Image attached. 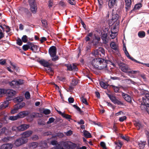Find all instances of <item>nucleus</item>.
<instances>
[{"label":"nucleus","mask_w":149,"mask_h":149,"mask_svg":"<svg viewBox=\"0 0 149 149\" xmlns=\"http://www.w3.org/2000/svg\"><path fill=\"white\" fill-rule=\"evenodd\" d=\"M61 145L64 148V149H73L75 148L77 146L76 144L70 141L61 142Z\"/></svg>","instance_id":"nucleus-3"},{"label":"nucleus","mask_w":149,"mask_h":149,"mask_svg":"<svg viewBox=\"0 0 149 149\" xmlns=\"http://www.w3.org/2000/svg\"><path fill=\"white\" fill-rule=\"evenodd\" d=\"M15 105L14 106V108L13 109H12L10 111L11 113L12 114H14L17 112V110H18L17 107Z\"/></svg>","instance_id":"nucleus-31"},{"label":"nucleus","mask_w":149,"mask_h":149,"mask_svg":"<svg viewBox=\"0 0 149 149\" xmlns=\"http://www.w3.org/2000/svg\"><path fill=\"white\" fill-rule=\"evenodd\" d=\"M125 3H126V9L129 8L131 3V0H125Z\"/></svg>","instance_id":"nucleus-27"},{"label":"nucleus","mask_w":149,"mask_h":149,"mask_svg":"<svg viewBox=\"0 0 149 149\" xmlns=\"http://www.w3.org/2000/svg\"><path fill=\"white\" fill-rule=\"evenodd\" d=\"M17 84V86H18L19 85H22L23 84L24 81L22 80H19L18 81H16Z\"/></svg>","instance_id":"nucleus-55"},{"label":"nucleus","mask_w":149,"mask_h":149,"mask_svg":"<svg viewBox=\"0 0 149 149\" xmlns=\"http://www.w3.org/2000/svg\"><path fill=\"white\" fill-rule=\"evenodd\" d=\"M49 53L51 57H54L56 54V49L54 46L51 47L49 50Z\"/></svg>","instance_id":"nucleus-10"},{"label":"nucleus","mask_w":149,"mask_h":149,"mask_svg":"<svg viewBox=\"0 0 149 149\" xmlns=\"http://www.w3.org/2000/svg\"><path fill=\"white\" fill-rule=\"evenodd\" d=\"M116 3V0H109V6L110 7H111L114 6Z\"/></svg>","instance_id":"nucleus-32"},{"label":"nucleus","mask_w":149,"mask_h":149,"mask_svg":"<svg viewBox=\"0 0 149 149\" xmlns=\"http://www.w3.org/2000/svg\"><path fill=\"white\" fill-rule=\"evenodd\" d=\"M145 33L143 31H140L138 33V36L140 38H143L145 36Z\"/></svg>","instance_id":"nucleus-29"},{"label":"nucleus","mask_w":149,"mask_h":149,"mask_svg":"<svg viewBox=\"0 0 149 149\" xmlns=\"http://www.w3.org/2000/svg\"><path fill=\"white\" fill-rule=\"evenodd\" d=\"M109 97L112 102L114 104L119 105H121L123 104L122 102L118 100L115 97L109 95Z\"/></svg>","instance_id":"nucleus-9"},{"label":"nucleus","mask_w":149,"mask_h":149,"mask_svg":"<svg viewBox=\"0 0 149 149\" xmlns=\"http://www.w3.org/2000/svg\"><path fill=\"white\" fill-rule=\"evenodd\" d=\"M110 46L114 50H116L117 49V46L115 44L114 42H112L110 44Z\"/></svg>","instance_id":"nucleus-40"},{"label":"nucleus","mask_w":149,"mask_h":149,"mask_svg":"<svg viewBox=\"0 0 149 149\" xmlns=\"http://www.w3.org/2000/svg\"><path fill=\"white\" fill-rule=\"evenodd\" d=\"M146 142V141H140L138 145L139 148L141 149H143L144 147Z\"/></svg>","instance_id":"nucleus-26"},{"label":"nucleus","mask_w":149,"mask_h":149,"mask_svg":"<svg viewBox=\"0 0 149 149\" xmlns=\"http://www.w3.org/2000/svg\"><path fill=\"white\" fill-rule=\"evenodd\" d=\"M141 95H142V100L140 102L141 105L140 108L142 109L144 108L149 114V93L145 90L140 91Z\"/></svg>","instance_id":"nucleus-2"},{"label":"nucleus","mask_w":149,"mask_h":149,"mask_svg":"<svg viewBox=\"0 0 149 149\" xmlns=\"http://www.w3.org/2000/svg\"><path fill=\"white\" fill-rule=\"evenodd\" d=\"M29 125L28 124H23L19 126H14L13 127L12 130L15 132L23 131L29 128Z\"/></svg>","instance_id":"nucleus-4"},{"label":"nucleus","mask_w":149,"mask_h":149,"mask_svg":"<svg viewBox=\"0 0 149 149\" xmlns=\"http://www.w3.org/2000/svg\"><path fill=\"white\" fill-rule=\"evenodd\" d=\"M39 47L32 43H30V49L35 52H36L38 50Z\"/></svg>","instance_id":"nucleus-18"},{"label":"nucleus","mask_w":149,"mask_h":149,"mask_svg":"<svg viewBox=\"0 0 149 149\" xmlns=\"http://www.w3.org/2000/svg\"><path fill=\"white\" fill-rule=\"evenodd\" d=\"M31 138L33 140H36L38 139V137L36 135H34L31 137Z\"/></svg>","instance_id":"nucleus-61"},{"label":"nucleus","mask_w":149,"mask_h":149,"mask_svg":"<svg viewBox=\"0 0 149 149\" xmlns=\"http://www.w3.org/2000/svg\"><path fill=\"white\" fill-rule=\"evenodd\" d=\"M113 87L115 92L117 93L118 92L119 90V87L115 86H113Z\"/></svg>","instance_id":"nucleus-58"},{"label":"nucleus","mask_w":149,"mask_h":149,"mask_svg":"<svg viewBox=\"0 0 149 149\" xmlns=\"http://www.w3.org/2000/svg\"><path fill=\"white\" fill-rule=\"evenodd\" d=\"M81 100L83 103L84 104L86 105L88 104L86 99L83 96H82L81 98Z\"/></svg>","instance_id":"nucleus-36"},{"label":"nucleus","mask_w":149,"mask_h":149,"mask_svg":"<svg viewBox=\"0 0 149 149\" xmlns=\"http://www.w3.org/2000/svg\"><path fill=\"white\" fill-rule=\"evenodd\" d=\"M22 41L24 43H26L28 40L27 37L26 35H24L22 38Z\"/></svg>","instance_id":"nucleus-43"},{"label":"nucleus","mask_w":149,"mask_h":149,"mask_svg":"<svg viewBox=\"0 0 149 149\" xmlns=\"http://www.w3.org/2000/svg\"><path fill=\"white\" fill-rule=\"evenodd\" d=\"M119 68L122 71L128 74L130 68L127 64L123 63H120L119 64Z\"/></svg>","instance_id":"nucleus-5"},{"label":"nucleus","mask_w":149,"mask_h":149,"mask_svg":"<svg viewBox=\"0 0 149 149\" xmlns=\"http://www.w3.org/2000/svg\"><path fill=\"white\" fill-rule=\"evenodd\" d=\"M100 84L101 87L105 89L107 87V85L105 83L102 81L100 82Z\"/></svg>","instance_id":"nucleus-39"},{"label":"nucleus","mask_w":149,"mask_h":149,"mask_svg":"<svg viewBox=\"0 0 149 149\" xmlns=\"http://www.w3.org/2000/svg\"><path fill=\"white\" fill-rule=\"evenodd\" d=\"M41 112L45 115H47L50 113V111L48 109H42L41 110Z\"/></svg>","instance_id":"nucleus-30"},{"label":"nucleus","mask_w":149,"mask_h":149,"mask_svg":"<svg viewBox=\"0 0 149 149\" xmlns=\"http://www.w3.org/2000/svg\"><path fill=\"white\" fill-rule=\"evenodd\" d=\"M108 61L101 58L94 59L91 62V64L95 68L100 70H107V63Z\"/></svg>","instance_id":"nucleus-1"},{"label":"nucleus","mask_w":149,"mask_h":149,"mask_svg":"<svg viewBox=\"0 0 149 149\" xmlns=\"http://www.w3.org/2000/svg\"><path fill=\"white\" fill-rule=\"evenodd\" d=\"M83 132L84 135L86 137L90 138L91 137V134L88 131L86 130H84Z\"/></svg>","instance_id":"nucleus-22"},{"label":"nucleus","mask_w":149,"mask_h":149,"mask_svg":"<svg viewBox=\"0 0 149 149\" xmlns=\"http://www.w3.org/2000/svg\"><path fill=\"white\" fill-rule=\"evenodd\" d=\"M16 93V92L13 90L10 89H7L6 94L9 96L8 97H10L11 99V97H10L14 96Z\"/></svg>","instance_id":"nucleus-14"},{"label":"nucleus","mask_w":149,"mask_h":149,"mask_svg":"<svg viewBox=\"0 0 149 149\" xmlns=\"http://www.w3.org/2000/svg\"><path fill=\"white\" fill-rule=\"evenodd\" d=\"M120 16L119 15L117 14L116 13H112V20H114V21H117V23H119V20L118 21V20L119 19Z\"/></svg>","instance_id":"nucleus-16"},{"label":"nucleus","mask_w":149,"mask_h":149,"mask_svg":"<svg viewBox=\"0 0 149 149\" xmlns=\"http://www.w3.org/2000/svg\"><path fill=\"white\" fill-rule=\"evenodd\" d=\"M51 149H64V148L61 145L60 143L59 144H58L56 146L52 148Z\"/></svg>","instance_id":"nucleus-38"},{"label":"nucleus","mask_w":149,"mask_h":149,"mask_svg":"<svg viewBox=\"0 0 149 149\" xmlns=\"http://www.w3.org/2000/svg\"><path fill=\"white\" fill-rule=\"evenodd\" d=\"M28 141L27 139H23L21 138L17 139L15 141V145L17 146L21 145L24 143H26Z\"/></svg>","instance_id":"nucleus-6"},{"label":"nucleus","mask_w":149,"mask_h":149,"mask_svg":"<svg viewBox=\"0 0 149 149\" xmlns=\"http://www.w3.org/2000/svg\"><path fill=\"white\" fill-rule=\"evenodd\" d=\"M15 100L18 102H21L23 100V98L21 97H17L15 99Z\"/></svg>","instance_id":"nucleus-49"},{"label":"nucleus","mask_w":149,"mask_h":149,"mask_svg":"<svg viewBox=\"0 0 149 149\" xmlns=\"http://www.w3.org/2000/svg\"><path fill=\"white\" fill-rule=\"evenodd\" d=\"M11 100L10 97H7L6 101L1 103L0 104V110L3 109L8 107L9 104V101Z\"/></svg>","instance_id":"nucleus-7"},{"label":"nucleus","mask_w":149,"mask_h":149,"mask_svg":"<svg viewBox=\"0 0 149 149\" xmlns=\"http://www.w3.org/2000/svg\"><path fill=\"white\" fill-rule=\"evenodd\" d=\"M101 39L103 40V42L105 43H107L108 41L107 38V34H104L102 35L101 37Z\"/></svg>","instance_id":"nucleus-21"},{"label":"nucleus","mask_w":149,"mask_h":149,"mask_svg":"<svg viewBox=\"0 0 149 149\" xmlns=\"http://www.w3.org/2000/svg\"><path fill=\"white\" fill-rule=\"evenodd\" d=\"M126 117L125 116H122L121 117H120L119 118V120L120 122H123L126 119Z\"/></svg>","instance_id":"nucleus-54"},{"label":"nucleus","mask_w":149,"mask_h":149,"mask_svg":"<svg viewBox=\"0 0 149 149\" xmlns=\"http://www.w3.org/2000/svg\"><path fill=\"white\" fill-rule=\"evenodd\" d=\"M18 119L17 115L15 116H10L9 118H8L7 116H6L2 120V121L3 123H8L7 121L9 119L11 120L14 121Z\"/></svg>","instance_id":"nucleus-8"},{"label":"nucleus","mask_w":149,"mask_h":149,"mask_svg":"<svg viewBox=\"0 0 149 149\" xmlns=\"http://www.w3.org/2000/svg\"><path fill=\"white\" fill-rule=\"evenodd\" d=\"M139 71L138 70H129L128 73L129 75H130V74H136V73H139Z\"/></svg>","instance_id":"nucleus-41"},{"label":"nucleus","mask_w":149,"mask_h":149,"mask_svg":"<svg viewBox=\"0 0 149 149\" xmlns=\"http://www.w3.org/2000/svg\"><path fill=\"white\" fill-rule=\"evenodd\" d=\"M13 147V145L11 144H3L1 146L0 149H11Z\"/></svg>","instance_id":"nucleus-19"},{"label":"nucleus","mask_w":149,"mask_h":149,"mask_svg":"<svg viewBox=\"0 0 149 149\" xmlns=\"http://www.w3.org/2000/svg\"><path fill=\"white\" fill-rule=\"evenodd\" d=\"M6 60L5 59H1L0 60V64L1 65H4L6 63Z\"/></svg>","instance_id":"nucleus-62"},{"label":"nucleus","mask_w":149,"mask_h":149,"mask_svg":"<svg viewBox=\"0 0 149 149\" xmlns=\"http://www.w3.org/2000/svg\"><path fill=\"white\" fill-rule=\"evenodd\" d=\"M25 96L26 99H29L30 98V95L29 93L28 92H26L25 94Z\"/></svg>","instance_id":"nucleus-52"},{"label":"nucleus","mask_w":149,"mask_h":149,"mask_svg":"<svg viewBox=\"0 0 149 149\" xmlns=\"http://www.w3.org/2000/svg\"><path fill=\"white\" fill-rule=\"evenodd\" d=\"M38 144L36 142H33L30 143L29 144V146L30 148H35L38 146Z\"/></svg>","instance_id":"nucleus-25"},{"label":"nucleus","mask_w":149,"mask_h":149,"mask_svg":"<svg viewBox=\"0 0 149 149\" xmlns=\"http://www.w3.org/2000/svg\"><path fill=\"white\" fill-rule=\"evenodd\" d=\"M68 70L71 71L73 70L74 71H77L78 70V68L74 64H73L71 65L70 64H67L66 65Z\"/></svg>","instance_id":"nucleus-12"},{"label":"nucleus","mask_w":149,"mask_h":149,"mask_svg":"<svg viewBox=\"0 0 149 149\" xmlns=\"http://www.w3.org/2000/svg\"><path fill=\"white\" fill-rule=\"evenodd\" d=\"M30 43L28 45H25L23 46L22 49L24 51H26L29 49H30Z\"/></svg>","instance_id":"nucleus-34"},{"label":"nucleus","mask_w":149,"mask_h":149,"mask_svg":"<svg viewBox=\"0 0 149 149\" xmlns=\"http://www.w3.org/2000/svg\"><path fill=\"white\" fill-rule=\"evenodd\" d=\"M40 63L45 67L48 68L49 67L50 64L47 61L44 60H41L39 61Z\"/></svg>","instance_id":"nucleus-20"},{"label":"nucleus","mask_w":149,"mask_h":149,"mask_svg":"<svg viewBox=\"0 0 149 149\" xmlns=\"http://www.w3.org/2000/svg\"><path fill=\"white\" fill-rule=\"evenodd\" d=\"M115 29V28H114V29H112L111 31V34L110 35L111 37V38L112 39H114L117 36V34L116 32H113L114 31V30Z\"/></svg>","instance_id":"nucleus-28"},{"label":"nucleus","mask_w":149,"mask_h":149,"mask_svg":"<svg viewBox=\"0 0 149 149\" xmlns=\"http://www.w3.org/2000/svg\"><path fill=\"white\" fill-rule=\"evenodd\" d=\"M10 85L13 87H14L17 86L16 81L13 80L9 83Z\"/></svg>","instance_id":"nucleus-37"},{"label":"nucleus","mask_w":149,"mask_h":149,"mask_svg":"<svg viewBox=\"0 0 149 149\" xmlns=\"http://www.w3.org/2000/svg\"><path fill=\"white\" fill-rule=\"evenodd\" d=\"M28 112L27 111H22L18 113L17 115L18 118H24L28 114Z\"/></svg>","instance_id":"nucleus-15"},{"label":"nucleus","mask_w":149,"mask_h":149,"mask_svg":"<svg viewBox=\"0 0 149 149\" xmlns=\"http://www.w3.org/2000/svg\"><path fill=\"white\" fill-rule=\"evenodd\" d=\"M25 105V103L24 102H22V103L17 104L15 105L17 106V107L19 109H21L24 107Z\"/></svg>","instance_id":"nucleus-35"},{"label":"nucleus","mask_w":149,"mask_h":149,"mask_svg":"<svg viewBox=\"0 0 149 149\" xmlns=\"http://www.w3.org/2000/svg\"><path fill=\"white\" fill-rule=\"evenodd\" d=\"M99 51L101 52L102 54H104L105 52V51L102 48L100 47L99 48Z\"/></svg>","instance_id":"nucleus-63"},{"label":"nucleus","mask_w":149,"mask_h":149,"mask_svg":"<svg viewBox=\"0 0 149 149\" xmlns=\"http://www.w3.org/2000/svg\"><path fill=\"white\" fill-rule=\"evenodd\" d=\"M64 134L67 136H70L72 134V131L71 130H69L66 132H64Z\"/></svg>","instance_id":"nucleus-50"},{"label":"nucleus","mask_w":149,"mask_h":149,"mask_svg":"<svg viewBox=\"0 0 149 149\" xmlns=\"http://www.w3.org/2000/svg\"><path fill=\"white\" fill-rule=\"evenodd\" d=\"M121 137L122 139L127 141L129 140V138L128 136H121Z\"/></svg>","instance_id":"nucleus-57"},{"label":"nucleus","mask_w":149,"mask_h":149,"mask_svg":"<svg viewBox=\"0 0 149 149\" xmlns=\"http://www.w3.org/2000/svg\"><path fill=\"white\" fill-rule=\"evenodd\" d=\"M142 7V5L141 3H139L136 4L134 7V9L135 10H138L139 9Z\"/></svg>","instance_id":"nucleus-46"},{"label":"nucleus","mask_w":149,"mask_h":149,"mask_svg":"<svg viewBox=\"0 0 149 149\" xmlns=\"http://www.w3.org/2000/svg\"><path fill=\"white\" fill-rule=\"evenodd\" d=\"M68 101L70 103H72L74 101V99L73 97H69L68 99Z\"/></svg>","instance_id":"nucleus-64"},{"label":"nucleus","mask_w":149,"mask_h":149,"mask_svg":"<svg viewBox=\"0 0 149 149\" xmlns=\"http://www.w3.org/2000/svg\"><path fill=\"white\" fill-rule=\"evenodd\" d=\"M62 116L68 119H71V116L70 115L65 113H64Z\"/></svg>","instance_id":"nucleus-51"},{"label":"nucleus","mask_w":149,"mask_h":149,"mask_svg":"<svg viewBox=\"0 0 149 149\" xmlns=\"http://www.w3.org/2000/svg\"><path fill=\"white\" fill-rule=\"evenodd\" d=\"M17 44L21 46L22 45V41L19 38H18L17 40Z\"/></svg>","instance_id":"nucleus-48"},{"label":"nucleus","mask_w":149,"mask_h":149,"mask_svg":"<svg viewBox=\"0 0 149 149\" xmlns=\"http://www.w3.org/2000/svg\"><path fill=\"white\" fill-rule=\"evenodd\" d=\"M115 144L116 145V147H118L119 148H120L122 146V143L120 141H118L117 142H115Z\"/></svg>","instance_id":"nucleus-42"},{"label":"nucleus","mask_w":149,"mask_h":149,"mask_svg":"<svg viewBox=\"0 0 149 149\" xmlns=\"http://www.w3.org/2000/svg\"><path fill=\"white\" fill-rule=\"evenodd\" d=\"M30 6V9L31 11L33 13H35L37 10L36 5Z\"/></svg>","instance_id":"nucleus-24"},{"label":"nucleus","mask_w":149,"mask_h":149,"mask_svg":"<svg viewBox=\"0 0 149 149\" xmlns=\"http://www.w3.org/2000/svg\"><path fill=\"white\" fill-rule=\"evenodd\" d=\"M1 133H4L6 134H8V130L5 127H3L1 129Z\"/></svg>","instance_id":"nucleus-47"},{"label":"nucleus","mask_w":149,"mask_h":149,"mask_svg":"<svg viewBox=\"0 0 149 149\" xmlns=\"http://www.w3.org/2000/svg\"><path fill=\"white\" fill-rule=\"evenodd\" d=\"M10 65L12 66V68L15 70V71H17L18 70V68L16 67V65L13 64L11 62H10Z\"/></svg>","instance_id":"nucleus-45"},{"label":"nucleus","mask_w":149,"mask_h":149,"mask_svg":"<svg viewBox=\"0 0 149 149\" xmlns=\"http://www.w3.org/2000/svg\"><path fill=\"white\" fill-rule=\"evenodd\" d=\"M33 133V132L31 131H27L23 133L22 134V137L23 139H27Z\"/></svg>","instance_id":"nucleus-13"},{"label":"nucleus","mask_w":149,"mask_h":149,"mask_svg":"<svg viewBox=\"0 0 149 149\" xmlns=\"http://www.w3.org/2000/svg\"><path fill=\"white\" fill-rule=\"evenodd\" d=\"M123 49V50L124 51V52H125L126 55L129 59H131L133 61H134L135 62L137 63H140V62L137 61V60H136L134 59L132 57H131L130 56L129 53L127 51V50L126 47L125 46H124Z\"/></svg>","instance_id":"nucleus-11"},{"label":"nucleus","mask_w":149,"mask_h":149,"mask_svg":"<svg viewBox=\"0 0 149 149\" xmlns=\"http://www.w3.org/2000/svg\"><path fill=\"white\" fill-rule=\"evenodd\" d=\"M134 124L138 130L140 129L142 127V125L139 122L135 121Z\"/></svg>","instance_id":"nucleus-23"},{"label":"nucleus","mask_w":149,"mask_h":149,"mask_svg":"<svg viewBox=\"0 0 149 149\" xmlns=\"http://www.w3.org/2000/svg\"><path fill=\"white\" fill-rule=\"evenodd\" d=\"M7 89H0V97L2 96V95L6 94Z\"/></svg>","instance_id":"nucleus-33"},{"label":"nucleus","mask_w":149,"mask_h":149,"mask_svg":"<svg viewBox=\"0 0 149 149\" xmlns=\"http://www.w3.org/2000/svg\"><path fill=\"white\" fill-rule=\"evenodd\" d=\"M54 5L52 1L49 0V4L48 6L49 8H51L52 7V6Z\"/></svg>","instance_id":"nucleus-59"},{"label":"nucleus","mask_w":149,"mask_h":149,"mask_svg":"<svg viewBox=\"0 0 149 149\" xmlns=\"http://www.w3.org/2000/svg\"><path fill=\"white\" fill-rule=\"evenodd\" d=\"M29 2L30 6L36 5L35 0H29Z\"/></svg>","instance_id":"nucleus-44"},{"label":"nucleus","mask_w":149,"mask_h":149,"mask_svg":"<svg viewBox=\"0 0 149 149\" xmlns=\"http://www.w3.org/2000/svg\"><path fill=\"white\" fill-rule=\"evenodd\" d=\"M42 147L43 148H46L47 147V143L45 142H43L42 143Z\"/></svg>","instance_id":"nucleus-60"},{"label":"nucleus","mask_w":149,"mask_h":149,"mask_svg":"<svg viewBox=\"0 0 149 149\" xmlns=\"http://www.w3.org/2000/svg\"><path fill=\"white\" fill-rule=\"evenodd\" d=\"M100 144L101 146L104 149H107L106 146V144L104 142H100Z\"/></svg>","instance_id":"nucleus-53"},{"label":"nucleus","mask_w":149,"mask_h":149,"mask_svg":"<svg viewBox=\"0 0 149 149\" xmlns=\"http://www.w3.org/2000/svg\"><path fill=\"white\" fill-rule=\"evenodd\" d=\"M122 95L125 100L127 102H130L131 101V98L128 95L122 93Z\"/></svg>","instance_id":"nucleus-17"},{"label":"nucleus","mask_w":149,"mask_h":149,"mask_svg":"<svg viewBox=\"0 0 149 149\" xmlns=\"http://www.w3.org/2000/svg\"><path fill=\"white\" fill-rule=\"evenodd\" d=\"M54 121V119L53 118H49V120L47 122V124H49L53 122Z\"/></svg>","instance_id":"nucleus-56"}]
</instances>
